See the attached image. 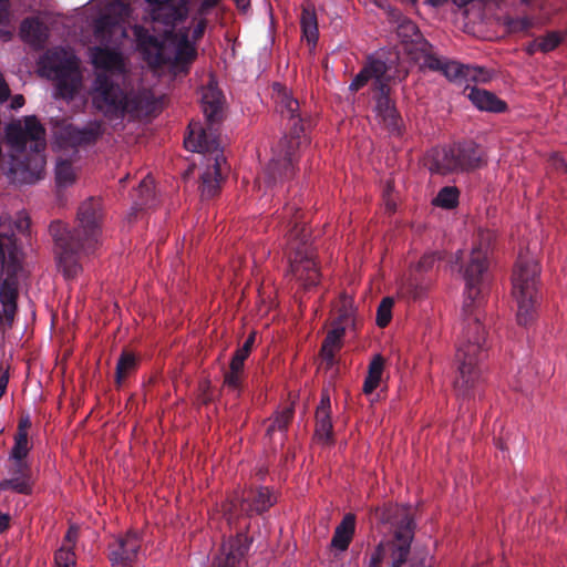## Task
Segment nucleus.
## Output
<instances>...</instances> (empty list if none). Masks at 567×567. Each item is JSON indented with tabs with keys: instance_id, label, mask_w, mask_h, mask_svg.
Wrapping results in <instances>:
<instances>
[{
	"instance_id": "47",
	"label": "nucleus",
	"mask_w": 567,
	"mask_h": 567,
	"mask_svg": "<svg viewBox=\"0 0 567 567\" xmlns=\"http://www.w3.org/2000/svg\"><path fill=\"white\" fill-rule=\"evenodd\" d=\"M436 260H437V257L435 254L424 255L417 262V268L420 270H429L434 266Z\"/></svg>"
},
{
	"instance_id": "6",
	"label": "nucleus",
	"mask_w": 567,
	"mask_h": 567,
	"mask_svg": "<svg viewBox=\"0 0 567 567\" xmlns=\"http://www.w3.org/2000/svg\"><path fill=\"white\" fill-rule=\"evenodd\" d=\"M102 217L101 202L89 198L79 207L78 226L73 231H68L60 223L51 226V233L60 249L59 266L66 278H73L81 269L73 254H90L99 246Z\"/></svg>"
},
{
	"instance_id": "60",
	"label": "nucleus",
	"mask_w": 567,
	"mask_h": 567,
	"mask_svg": "<svg viewBox=\"0 0 567 567\" xmlns=\"http://www.w3.org/2000/svg\"><path fill=\"white\" fill-rule=\"evenodd\" d=\"M527 50H528L529 53H534L536 51H539V49L537 48V40H535L533 43H530L528 45Z\"/></svg>"
},
{
	"instance_id": "37",
	"label": "nucleus",
	"mask_w": 567,
	"mask_h": 567,
	"mask_svg": "<svg viewBox=\"0 0 567 567\" xmlns=\"http://www.w3.org/2000/svg\"><path fill=\"white\" fill-rule=\"evenodd\" d=\"M453 148L455 153H460V155H456L460 159H471V163L464 166L463 171L478 166L482 156L474 145L453 146Z\"/></svg>"
},
{
	"instance_id": "20",
	"label": "nucleus",
	"mask_w": 567,
	"mask_h": 567,
	"mask_svg": "<svg viewBox=\"0 0 567 567\" xmlns=\"http://www.w3.org/2000/svg\"><path fill=\"white\" fill-rule=\"evenodd\" d=\"M330 406V396L328 393H323L316 412V439L323 444L329 443L332 437Z\"/></svg>"
},
{
	"instance_id": "25",
	"label": "nucleus",
	"mask_w": 567,
	"mask_h": 567,
	"mask_svg": "<svg viewBox=\"0 0 567 567\" xmlns=\"http://www.w3.org/2000/svg\"><path fill=\"white\" fill-rule=\"evenodd\" d=\"M31 450V443L28 439V433L24 426L18 427L14 435V444L10 452L11 465L19 466V468L30 467L27 456Z\"/></svg>"
},
{
	"instance_id": "44",
	"label": "nucleus",
	"mask_w": 567,
	"mask_h": 567,
	"mask_svg": "<svg viewBox=\"0 0 567 567\" xmlns=\"http://www.w3.org/2000/svg\"><path fill=\"white\" fill-rule=\"evenodd\" d=\"M385 556V545L380 543L370 554V557L368 559V567H381V564Z\"/></svg>"
},
{
	"instance_id": "3",
	"label": "nucleus",
	"mask_w": 567,
	"mask_h": 567,
	"mask_svg": "<svg viewBox=\"0 0 567 567\" xmlns=\"http://www.w3.org/2000/svg\"><path fill=\"white\" fill-rule=\"evenodd\" d=\"M223 95L216 83L209 80L202 91V106L207 118V126L204 127L197 122L189 124V133L185 137L184 144L188 151L197 152L203 155L202 163L205 168L200 175V194L205 198L215 196L220 186L223 173L226 167V159L214 127L215 121L221 111Z\"/></svg>"
},
{
	"instance_id": "19",
	"label": "nucleus",
	"mask_w": 567,
	"mask_h": 567,
	"mask_svg": "<svg viewBox=\"0 0 567 567\" xmlns=\"http://www.w3.org/2000/svg\"><path fill=\"white\" fill-rule=\"evenodd\" d=\"M456 155L460 153H455L453 147L435 151L430 169L439 174L463 171L471 159H460Z\"/></svg>"
},
{
	"instance_id": "57",
	"label": "nucleus",
	"mask_w": 567,
	"mask_h": 567,
	"mask_svg": "<svg viewBox=\"0 0 567 567\" xmlns=\"http://www.w3.org/2000/svg\"><path fill=\"white\" fill-rule=\"evenodd\" d=\"M7 384H8L7 375H1L0 377V398L3 395Z\"/></svg>"
},
{
	"instance_id": "56",
	"label": "nucleus",
	"mask_w": 567,
	"mask_h": 567,
	"mask_svg": "<svg viewBox=\"0 0 567 567\" xmlns=\"http://www.w3.org/2000/svg\"><path fill=\"white\" fill-rule=\"evenodd\" d=\"M254 342H255V333H251V334L247 338V340L244 342L243 348H245V349H247V350L251 351V348H252V346H254Z\"/></svg>"
},
{
	"instance_id": "7",
	"label": "nucleus",
	"mask_w": 567,
	"mask_h": 567,
	"mask_svg": "<svg viewBox=\"0 0 567 567\" xmlns=\"http://www.w3.org/2000/svg\"><path fill=\"white\" fill-rule=\"evenodd\" d=\"M89 96L92 107L110 120L136 118L148 104L145 91L136 90L125 81L117 83L104 73L96 74Z\"/></svg>"
},
{
	"instance_id": "46",
	"label": "nucleus",
	"mask_w": 567,
	"mask_h": 567,
	"mask_svg": "<svg viewBox=\"0 0 567 567\" xmlns=\"http://www.w3.org/2000/svg\"><path fill=\"white\" fill-rule=\"evenodd\" d=\"M533 25V21L529 18H520L517 20H513L509 23V28L512 31H524Z\"/></svg>"
},
{
	"instance_id": "5",
	"label": "nucleus",
	"mask_w": 567,
	"mask_h": 567,
	"mask_svg": "<svg viewBox=\"0 0 567 567\" xmlns=\"http://www.w3.org/2000/svg\"><path fill=\"white\" fill-rule=\"evenodd\" d=\"M11 164L8 175L18 183L33 184L41 179L45 166V130L35 116L12 122L6 130Z\"/></svg>"
},
{
	"instance_id": "43",
	"label": "nucleus",
	"mask_w": 567,
	"mask_h": 567,
	"mask_svg": "<svg viewBox=\"0 0 567 567\" xmlns=\"http://www.w3.org/2000/svg\"><path fill=\"white\" fill-rule=\"evenodd\" d=\"M243 369H236L230 365L229 371L225 375V385L231 390H237L240 385Z\"/></svg>"
},
{
	"instance_id": "28",
	"label": "nucleus",
	"mask_w": 567,
	"mask_h": 567,
	"mask_svg": "<svg viewBox=\"0 0 567 567\" xmlns=\"http://www.w3.org/2000/svg\"><path fill=\"white\" fill-rule=\"evenodd\" d=\"M425 65L432 70H442L443 74L451 81L466 76L468 70L457 62H443L435 56L426 58Z\"/></svg>"
},
{
	"instance_id": "39",
	"label": "nucleus",
	"mask_w": 567,
	"mask_h": 567,
	"mask_svg": "<svg viewBox=\"0 0 567 567\" xmlns=\"http://www.w3.org/2000/svg\"><path fill=\"white\" fill-rule=\"evenodd\" d=\"M136 360L132 353L124 352L116 365V381L121 383V381L135 369Z\"/></svg>"
},
{
	"instance_id": "8",
	"label": "nucleus",
	"mask_w": 567,
	"mask_h": 567,
	"mask_svg": "<svg viewBox=\"0 0 567 567\" xmlns=\"http://www.w3.org/2000/svg\"><path fill=\"white\" fill-rule=\"evenodd\" d=\"M539 272V265L535 257L519 255L512 276V295L517 305L516 317L520 326H528L536 319Z\"/></svg>"
},
{
	"instance_id": "24",
	"label": "nucleus",
	"mask_w": 567,
	"mask_h": 567,
	"mask_svg": "<svg viewBox=\"0 0 567 567\" xmlns=\"http://www.w3.org/2000/svg\"><path fill=\"white\" fill-rule=\"evenodd\" d=\"M78 538V528L71 526L61 547L55 551L53 567H74L76 563L74 545Z\"/></svg>"
},
{
	"instance_id": "21",
	"label": "nucleus",
	"mask_w": 567,
	"mask_h": 567,
	"mask_svg": "<svg viewBox=\"0 0 567 567\" xmlns=\"http://www.w3.org/2000/svg\"><path fill=\"white\" fill-rule=\"evenodd\" d=\"M10 478L0 482L1 491H12L19 494H30L32 492L31 470L10 466Z\"/></svg>"
},
{
	"instance_id": "49",
	"label": "nucleus",
	"mask_w": 567,
	"mask_h": 567,
	"mask_svg": "<svg viewBox=\"0 0 567 567\" xmlns=\"http://www.w3.org/2000/svg\"><path fill=\"white\" fill-rule=\"evenodd\" d=\"M9 16L7 0H0V23H7L9 21Z\"/></svg>"
},
{
	"instance_id": "11",
	"label": "nucleus",
	"mask_w": 567,
	"mask_h": 567,
	"mask_svg": "<svg viewBox=\"0 0 567 567\" xmlns=\"http://www.w3.org/2000/svg\"><path fill=\"white\" fill-rule=\"evenodd\" d=\"M306 228L297 220L293 228L289 230L288 249L291 274L305 286H312L318 282L319 272L313 260V252L307 244Z\"/></svg>"
},
{
	"instance_id": "10",
	"label": "nucleus",
	"mask_w": 567,
	"mask_h": 567,
	"mask_svg": "<svg viewBox=\"0 0 567 567\" xmlns=\"http://www.w3.org/2000/svg\"><path fill=\"white\" fill-rule=\"evenodd\" d=\"M42 72L56 81L58 94L71 100L82 86L79 61L72 51L54 49L47 52L41 62Z\"/></svg>"
},
{
	"instance_id": "48",
	"label": "nucleus",
	"mask_w": 567,
	"mask_h": 567,
	"mask_svg": "<svg viewBox=\"0 0 567 567\" xmlns=\"http://www.w3.org/2000/svg\"><path fill=\"white\" fill-rule=\"evenodd\" d=\"M110 11L113 12V13H118L121 16V19L123 20L124 17H128L130 16V8L122 3V2H117V3H114L111 6L110 8Z\"/></svg>"
},
{
	"instance_id": "26",
	"label": "nucleus",
	"mask_w": 567,
	"mask_h": 567,
	"mask_svg": "<svg viewBox=\"0 0 567 567\" xmlns=\"http://www.w3.org/2000/svg\"><path fill=\"white\" fill-rule=\"evenodd\" d=\"M355 530V516L347 514L341 523L336 527L331 539V547L344 551L348 549Z\"/></svg>"
},
{
	"instance_id": "33",
	"label": "nucleus",
	"mask_w": 567,
	"mask_h": 567,
	"mask_svg": "<svg viewBox=\"0 0 567 567\" xmlns=\"http://www.w3.org/2000/svg\"><path fill=\"white\" fill-rule=\"evenodd\" d=\"M23 39L32 44H40L45 37L42 23L37 19H28L21 25Z\"/></svg>"
},
{
	"instance_id": "14",
	"label": "nucleus",
	"mask_w": 567,
	"mask_h": 567,
	"mask_svg": "<svg viewBox=\"0 0 567 567\" xmlns=\"http://www.w3.org/2000/svg\"><path fill=\"white\" fill-rule=\"evenodd\" d=\"M299 144V141L295 138H285L279 143L275 156L269 163L267 172L265 173V179L268 177L269 179H275L277 174L281 176L284 173H287V171L291 166L292 156L295 154V151L298 148Z\"/></svg>"
},
{
	"instance_id": "30",
	"label": "nucleus",
	"mask_w": 567,
	"mask_h": 567,
	"mask_svg": "<svg viewBox=\"0 0 567 567\" xmlns=\"http://www.w3.org/2000/svg\"><path fill=\"white\" fill-rule=\"evenodd\" d=\"M383 369L384 359L380 354L374 355L369 364L368 375L363 384L365 394H371L380 385Z\"/></svg>"
},
{
	"instance_id": "16",
	"label": "nucleus",
	"mask_w": 567,
	"mask_h": 567,
	"mask_svg": "<svg viewBox=\"0 0 567 567\" xmlns=\"http://www.w3.org/2000/svg\"><path fill=\"white\" fill-rule=\"evenodd\" d=\"M272 97L281 115L288 117L289 121L291 122V126L295 133L301 131L302 128L301 126H299L300 120L297 115V112L299 110V103L291 96L287 87H285L280 83H275L272 85Z\"/></svg>"
},
{
	"instance_id": "54",
	"label": "nucleus",
	"mask_w": 567,
	"mask_h": 567,
	"mask_svg": "<svg viewBox=\"0 0 567 567\" xmlns=\"http://www.w3.org/2000/svg\"><path fill=\"white\" fill-rule=\"evenodd\" d=\"M24 105V97L21 94L14 95L11 100V109L18 110Z\"/></svg>"
},
{
	"instance_id": "40",
	"label": "nucleus",
	"mask_w": 567,
	"mask_h": 567,
	"mask_svg": "<svg viewBox=\"0 0 567 567\" xmlns=\"http://www.w3.org/2000/svg\"><path fill=\"white\" fill-rule=\"evenodd\" d=\"M292 409L286 408L278 413L267 427V434L271 435L276 430L285 431L292 417Z\"/></svg>"
},
{
	"instance_id": "18",
	"label": "nucleus",
	"mask_w": 567,
	"mask_h": 567,
	"mask_svg": "<svg viewBox=\"0 0 567 567\" xmlns=\"http://www.w3.org/2000/svg\"><path fill=\"white\" fill-rule=\"evenodd\" d=\"M91 59L96 68L112 73H124L126 70L124 58L115 49L94 48Z\"/></svg>"
},
{
	"instance_id": "29",
	"label": "nucleus",
	"mask_w": 567,
	"mask_h": 567,
	"mask_svg": "<svg viewBox=\"0 0 567 567\" xmlns=\"http://www.w3.org/2000/svg\"><path fill=\"white\" fill-rule=\"evenodd\" d=\"M354 307L353 300L350 297H342L336 308V319L333 327H344V331L348 328L354 327Z\"/></svg>"
},
{
	"instance_id": "23",
	"label": "nucleus",
	"mask_w": 567,
	"mask_h": 567,
	"mask_svg": "<svg viewBox=\"0 0 567 567\" xmlns=\"http://www.w3.org/2000/svg\"><path fill=\"white\" fill-rule=\"evenodd\" d=\"M467 96L481 111L501 113L507 107L503 100L498 99L494 93L483 89L473 87Z\"/></svg>"
},
{
	"instance_id": "17",
	"label": "nucleus",
	"mask_w": 567,
	"mask_h": 567,
	"mask_svg": "<svg viewBox=\"0 0 567 567\" xmlns=\"http://www.w3.org/2000/svg\"><path fill=\"white\" fill-rule=\"evenodd\" d=\"M248 548L247 536L244 534L237 535L236 538L223 546V551L217 557L215 567H237L248 551Z\"/></svg>"
},
{
	"instance_id": "55",
	"label": "nucleus",
	"mask_w": 567,
	"mask_h": 567,
	"mask_svg": "<svg viewBox=\"0 0 567 567\" xmlns=\"http://www.w3.org/2000/svg\"><path fill=\"white\" fill-rule=\"evenodd\" d=\"M9 515L0 512V534L9 528Z\"/></svg>"
},
{
	"instance_id": "51",
	"label": "nucleus",
	"mask_w": 567,
	"mask_h": 567,
	"mask_svg": "<svg viewBox=\"0 0 567 567\" xmlns=\"http://www.w3.org/2000/svg\"><path fill=\"white\" fill-rule=\"evenodd\" d=\"M410 567H432V557L429 555H424L417 561H413Z\"/></svg>"
},
{
	"instance_id": "2",
	"label": "nucleus",
	"mask_w": 567,
	"mask_h": 567,
	"mask_svg": "<svg viewBox=\"0 0 567 567\" xmlns=\"http://www.w3.org/2000/svg\"><path fill=\"white\" fill-rule=\"evenodd\" d=\"M150 21L136 25L134 35L136 49L153 68L171 66L175 72L183 71L186 64L196 58L195 41L206 28L204 20L196 23L192 31L177 29L187 14L185 0H146Z\"/></svg>"
},
{
	"instance_id": "12",
	"label": "nucleus",
	"mask_w": 567,
	"mask_h": 567,
	"mask_svg": "<svg viewBox=\"0 0 567 567\" xmlns=\"http://www.w3.org/2000/svg\"><path fill=\"white\" fill-rule=\"evenodd\" d=\"M275 501L276 498L268 488H260L255 493L251 492L247 498L241 501L231 499L223 506V512L227 520L231 523L240 513L249 515L267 511Z\"/></svg>"
},
{
	"instance_id": "34",
	"label": "nucleus",
	"mask_w": 567,
	"mask_h": 567,
	"mask_svg": "<svg viewBox=\"0 0 567 567\" xmlns=\"http://www.w3.org/2000/svg\"><path fill=\"white\" fill-rule=\"evenodd\" d=\"M99 131H100L99 125H96L95 127L90 128V130H79L73 126H68L65 128V138L72 145L90 143L99 134Z\"/></svg>"
},
{
	"instance_id": "31",
	"label": "nucleus",
	"mask_w": 567,
	"mask_h": 567,
	"mask_svg": "<svg viewBox=\"0 0 567 567\" xmlns=\"http://www.w3.org/2000/svg\"><path fill=\"white\" fill-rule=\"evenodd\" d=\"M302 33L309 43H316L318 39V23L315 9L309 4L303 6L300 17Z\"/></svg>"
},
{
	"instance_id": "13",
	"label": "nucleus",
	"mask_w": 567,
	"mask_h": 567,
	"mask_svg": "<svg viewBox=\"0 0 567 567\" xmlns=\"http://www.w3.org/2000/svg\"><path fill=\"white\" fill-rule=\"evenodd\" d=\"M140 547L141 540L135 532L116 538L110 548L113 567H128L136 559Z\"/></svg>"
},
{
	"instance_id": "4",
	"label": "nucleus",
	"mask_w": 567,
	"mask_h": 567,
	"mask_svg": "<svg viewBox=\"0 0 567 567\" xmlns=\"http://www.w3.org/2000/svg\"><path fill=\"white\" fill-rule=\"evenodd\" d=\"M30 227V219L24 213L11 219L0 216V329L6 330L13 323L17 312L18 280L22 269L24 254L18 244V235H24Z\"/></svg>"
},
{
	"instance_id": "9",
	"label": "nucleus",
	"mask_w": 567,
	"mask_h": 567,
	"mask_svg": "<svg viewBox=\"0 0 567 567\" xmlns=\"http://www.w3.org/2000/svg\"><path fill=\"white\" fill-rule=\"evenodd\" d=\"M378 517L396 528L392 539L381 542L385 545V553L392 567H400L410 554L413 539V519L411 507L384 505L377 508Z\"/></svg>"
},
{
	"instance_id": "1",
	"label": "nucleus",
	"mask_w": 567,
	"mask_h": 567,
	"mask_svg": "<svg viewBox=\"0 0 567 567\" xmlns=\"http://www.w3.org/2000/svg\"><path fill=\"white\" fill-rule=\"evenodd\" d=\"M495 240L489 229H478L473 237L470 252L458 251L456 259L462 262L466 281L463 305L462 330L456 349L458 374L454 381L455 390L467 395L482 379L483 347L485 329L481 324L484 293L487 288L488 256Z\"/></svg>"
},
{
	"instance_id": "52",
	"label": "nucleus",
	"mask_w": 567,
	"mask_h": 567,
	"mask_svg": "<svg viewBox=\"0 0 567 567\" xmlns=\"http://www.w3.org/2000/svg\"><path fill=\"white\" fill-rule=\"evenodd\" d=\"M153 184L154 183H153L152 178H148V177L144 178L140 184L141 192L146 193V196H148L153 188Z\"/></svg>"
},
{
	"instance_id": "27",
	"label": "nucleus",
	"mask_w": 567,
	"mask_h": 567,
	"mask_svg": "<svg viewBox=\"0 0 567 567\" xmlns=\"http://www.w3.org/2000/svg\"><path fill=\"white\" fill-rule=\"evenodd\" d=\"M96 37L103 42L116 43L126 37V30L121 21H112L109 17H104L96 24Z\"/></svg>"
},
{
	"instance_id": "36",
	"label": "nucleus",
	"mask_w": 567,
	"mask_h": 567,
	"mask_svg": "<svg viewBox=\"0 0 567 567\" xmlns=\"http://www.w3.org/2000/svg\"><path fill=\"white\" fill-rule=\"evenodd\" d=\"M398 35L405 43H419L422 38L415 23L408 19L402 20L399 24Z\"/></svg>"
},
{
	"instance_id": "35",
	"label": "nucleus",
	"mask_w": 567,
	"mask_h": 567,
	"mask_svg": "<svg viewBox=\"0 0 567 567\" xmlns=\"http://www.w3.org/2000/svg\"><path fill=\"white\" fill-rule=\"evenodd\" d=\"M55 178L60 187H68L75 182L76 174L69 162L59 161L55 167Z\"/></svg>"
},
{
	"instance_id": "42",
	"label": "nucleus",
	"mask_w": 567,
	"mask_h": 567,
	"mask_svg": "<svg viewBox=\"0 0 567 567\" xmlns=\"http://www.w3.org/2000/svg\"><path fill=\"white\" fill-rule=\"evenodd\" d=\"M561 35L558 32H549L545 37L537 39V48L542 52H549L561 42Z\"/></svg>"
},
{
	"instance_id": "45",
	"label": "nucleus",
	"mask_w": 567,
	"mask_h": 567,
	"mask_svg": "<svg viewBox=\"0 0 567 567\" xmlns=\"http://www.w3.org/2000/svg\"><path fill=\"white\" fill-rule=\"evenodd\" d=\"M249 353H250V351H249V350H247V349H245V348H243V347H241V348H239V349L236 351V353H235V355H234V358H233V360H231V362H230V365H234L235 370H236V369H243V367H244V361L247 359V357L249 355Z\"/></svg>"
},
{
	"instance_id": "38",
	"label": "nucleus",
	"mask_w": 567,
	"mask_h": 567,
	"mask_svg": "<svg viewBox=\"0 0 567 567\" xmlns=\"http://www.w3.org/2000/svg\"><path fill=\"white\" fill-rule=\"evenodd\" d=\"M458 192L454 187L442 188L433 199L435 206L442 208H453L457 204Z\"/></svg>"
},
{
	"instance_id": "53",
	"label": "nucleus",
	"mask_w": 567,
	"mask_h": 567,
	"mask_svg": "<svg viewBox=\"0 0 567 567\" xmlns=\"http://www.w3.org/2000/svg\"><path fill=\"white\" fill-rule=\"evenodd\" d=\"M433 6H441L445 3L447 0H429ZM454 4L457 7H464L472 2L473 0H452Z\"/></svg>"
},
{
	"instance_id": "15",
	"label": "nucleus",
	"mask_w": 567,
	"mask_h": 567,
	"mask_svg": "<svg viewBox=\"0 0 567 567\" xmlns=\"http://www.w3.org/2000/svg\"><path fill=\"white\" fill-rule=\"evenodd\" d=\"M386 64L381 60L370 59L364 68L355 75L349 89L357 92L363 87L370 80H374L375 85L380 90L386 86Z\"/></svg>"
},
{
	"instance_id": "61",
	"label": "nucleus",
	"mask_w": 567,
	"mask_h": 567,
	"mask_svg": "<svg viewBox=\"0 0 567 567\" xmlns=\"http://www.w3.org/2000/svg\"><path fill=\"white\" fill-rule=\"evenodd\" d=\"M20 426H24V427H25V431L28 432V429H29V426H30V421H29V419L21 420V421H20V424H19V427H20Z\"/></svg>"
},
{
	"instance_id": "50",
	"label": "nucleus",
	"mask_w": 567,
	"mask_h": 567,
	"mask_svg": "<svg viewBox=\"0 0 567 567\" xmlns=\"http://www.w3.org/2000/svg\"><path fill=\"white\" fill-rule=\"evenodd\" d=\"M551 164L557 171H564L567 173V163L558 155L553 156Z\"/></svg>"
},
{
	"instance_id": "32",
	"label": "nucleus",
	"mask_w": 567,
	"mask_h": 567,
	"mask_svg": "<svg viewBox=\"0 0 567 567\" xmlns=\"http://www.w3.org/2000/svg\"><path fill=\"white\" fill-rule=\"evenodd\" d=\"M344 332V327L337 326L327 334L321 348V355L327 360L328 364L333 362L334 352L339 349Z\"/></svg>"
},
{
	"instance_id": "59",
	"label": "nucleus",
	"mask_w": 567,
	"mask_h": 567,
	"mask_svg": "<svg viewBox=\"0 0 567 567\" xmlns=\"http://www.w3.org/2000/svg\"><path fill=\"white\" fill-rule=\"evenodd\" d=\"M218 0H205L202 4V11H206L208 8L217 4Z\"/></svg>"
},
{
	"instance_id": "22",
	"label": "nucleus",
	"mask_w": 567,
	"mask_h": 567,
	"mask_svg": "<svg viewBox=\"0 0 567 567\" xmlns=\"http://www.w3.org/2000/svg\"><path fill=\"white\" fill-rule=\"evenodd\" d=\"M374 112L377 120L386 128H398V112L388 95L386 86L380 89V96L377 99Z\"/></svg>"
},
{
	"instance_id": "41",
	"label": "nucleus",
	"mask_w": 567,
	"mask_h": 567,
	"mask_svg": "<svg viewBox=\"0 0 567 567\" xmlns=\"http://www.w3.org/2000/svg\"><path fill=\"white\" fill-rule=\"evenodd\" d=\"M393 299L390 297L384 298L377 310V324L385 327L392 318Z\"/></svg>"
},
{
	"instance_id": "58",
	"label": "nucleus",
	"mask_w": 567,
	"mask_h": 567,
	"mask_svg": "<svg viewBox=\"0 0 567 567\" xmlns=\"http://www.w3.org/2000/svg\"><path fill=\"white\" fill-rule=\"evenodd\" d=\"M235 1H236L237 7L243 11H246L250 3V0H235Z\"/></svg>"
}]
</instances>
